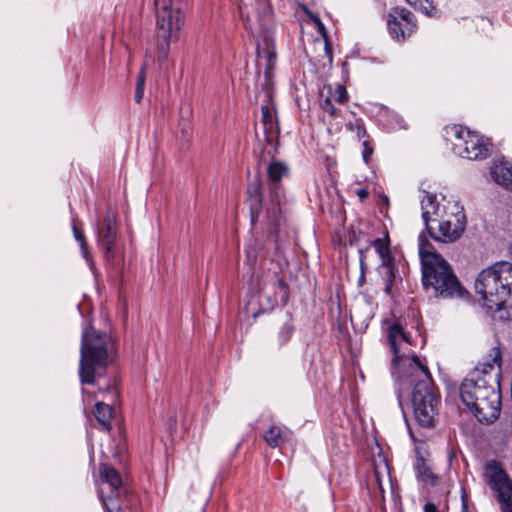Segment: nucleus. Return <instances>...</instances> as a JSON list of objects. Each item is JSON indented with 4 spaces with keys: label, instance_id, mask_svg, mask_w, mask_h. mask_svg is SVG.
<instances>
[{
    "label": "nucleus",
    "instance_id": "obj_7",
    "mask_svg": "<svg viewBox=\"0 0 512 512\" xmlns=\"http://www.w3.org/2000/svg\"><path fill=\"white\" fill-rule=\"evenodd\" d=\"M182 0H155L157 9V27L167 43L178 38V33L184 23L181 11Z\"/></svg>",
    "mask_w": 512,
    "mask_h": 512
},
{
    "label": "nucleus",
    "instance_id": "obj_13",
    "mask_svg": "<svg viewBox=\"0 0 512 512\" xmlns=\"http://www.w3.org/2000/svg\"><path fill=\"white\" fill-rule=\"evenodd\" d=\"M262 185L261 182L256 179L249 183L247 193L249 195V206L251 212V222L255 223L260 220L262 214Z\"/></svg>",
    "mask_w": 512,
    "mask_h": 512
},
{
    "label": "nucleus",
    "instance_id": "obj_34",
    "mask_svg": "<svg viewBox=\"0 0 512 512\" xmlns=\"http://www.w3.org/2000/svg\"><path fill=\"white\" fill-rule=\"evenodd\" d=\"M375 477L377 479V482H378L380 488H382V483H381V479H380V471H379L378 467L375 468Z\"/></svg>",
    "mask_w": 512,
    "mask_h": 512
},
{
    "label": "nucleus",
    "instance_id": "obj_2",
    "mask_svg": "<svg viewBox=\"0 0 512 512\" xmlns=\"http://www.w3.org/2000/svg\"><path fill=\"white\" fill-rule=\"evenodd\" d=\"M499 372L487 364L483 369L471 371L461 383L459 392L462 402L480 423L495 422L501 411Z\"/></svg>",
    "mask_w": 512,
    "mask_h": 512
},
{
    "label": "nucleus",
    "instance_id": "obj_20",
    "mask_svg": "<svg viewBox=\"0 0 512 512\" xmlns=\"http://www.w3.org/2000/svg\"><path fill=\"white\" fill-rule=\"evenodd\" d=\"M323 90L326 91V94H328L334 102L344 103L348 98L347 91L342 85H337L335 88L327 86L324 87Z\"/></svg>",
    "mask_w": 512,
    "mask_h": 512
},
{
    "label": "nucleus",
    "instance_id": "obj_37",
    "mask_svg": "<svg viewBox=\"0 0 512 512\" xmlns=\"http://www.w3.org/2000/svg\"><path fill=\"white\" fill-rule=\"evenodd\" d=\"M397 396H398V400H399V405L401 406V405H402V402H401V394L398 392Z\"/></svg>",
    "mask_w": 512,
    "mask_h": 512
},
{
    "label": "nucleus",
    "instance_id": "obj_4",
    "mask_svg": "<svg viewBox=\"0 0 512 512\" xmlns=\"http://www.w3.org/2000/svg\"><path fill=\"white\" fill-rule=\"evenodd\" d=\"M419 255L422 264V282L426 291L432 290L436 297H463L465 290L458 281L450 264L431 249L423 234L419 235Z\"/></svg>",
    "mask_w": 512,
    "mask_h": 512
},
{
    "label": "nucleus",
    "instance_id": "obj_30",
    "mask_svg": "<svg viewBox=\"0 0 512 512\" xmlns=\"http://www.w3.org/2000/svg\"><path fill=\"white\" fill-rule=\"evenodd\" d=\"M239 11H240L242 18L245 17V13L248 14L247 5L245 3H243L242 0H240ZM246 17H247V21H250L249 15H247Z\"/></svg>",
    "mask_w": 512,
    "mask_h": 512
},
{
    "label": "nucleus",
    "instance_id": "obj_8",
    "mask_svg": "<svg viewBox=\"0 0 512 512\" xmlns=\"http://www.w3.org/2000/svg\"><path fill=\"white\" fill-rule=\"evenodd\" d=\"M267 173L270 181V190L273 196L271 199V208H266L265 218L267 222L278 227L281 223V194L279 192V182L282 177L288 173V168L284 163L274 161L268 166Z\"/></svg>",
    "mask_w": 512,
    "mask_h": 512
},
{
    "label": "nucleus",
    "instance_id": "obj_10",
    "mask_svg": "<svg viewBox=\"0 0 512 512\" xmlns=\"http://www.w3.org/2000/svg\"><path fill=\"white\" fill-rule=\"evenodd\" d=\"M390 35L397 41H404L416 30L413 14L405 9H395L387 18Z\"/></svg>",
    "mask_w": 512,
    "mask_h": 512
},
{
    "label": "nucleus",
    "instance_id": "obj_16",
    "mask_svg": "<svg viewBox=\"0 0 512 512\" xmlns=\"http://www.w3.org/2000/svg\"><path fill=\"white\" fill-rule=\"evenodd\" d=\"M290 434L291 432L288 429L273 425L265 433L264 439L270 447L276 448L286 442Z\"/></svg>",
    "mask_w": 512,
    "mask_h": 512
},
{
    "label": "nucleus",
    "instance_id": "obj_31",
    "mask_svg": "<svg viewBox=\"0 0 512 512\" xmlns=\"http://www.w3.org/2000/svg\"><path fill=\"white\" fill-rule=\"evenodd\" d=\"M264 56L268 61V66H271L272 60L275 58V53L268 48L267 51L264 52Z\"/></svg>",
    "mask_w": 512,
    "mask_h": 512
},
{
    "label": "nucleus",
    "instance_id": "obj_6",
    "mask_svg": "<svg viewBox=\"0 0 512 512\" xmlns=\"http://www.w3.org/2000/svg\"><path fill=\"white\" fill-rule=\"evenodd\" d=\"M444 132L445 139L452 144L453 151L458 156L469 160L487 157L489 144L482 136L460 125L447 126Z\"/></svg>",
    "mask_w": 512,
    "mask_h": 512
},
{
    "label": "nucleus",
    "instance_id": "obj_23",
    "mask_svg": "<svg viewBox=\"0 0 512 512\" xmlns=\"http://www.w3.org/2000/svg\"><path fill=\"white\" fill-rule=\"evenodd\" d=\"M145 80H146V71L145 66H143L139 72L136 89H135V101L140 103L143 99L144 89H145Z\"/></svg>",
    "mask_w": 512,
    "mask_h": 512
},
{
    "label": "nucleus",
    "instance_id": "obj_3",
    "mask_svg": "<svg viewBox=\"0 0 512 512\" xmlns=\"http://www.w3.org/2000/svg\"><path fill=\"white\" fill-rule=\"evenodd\" d=\"M421 210L426 230L437 242L454 243L465 231L467 220L464 208L454 198L443 197L438 202L435 195L424 192Z\"/></svg>",
    "mask_w": 512,
    "mask_h": 512
},
{
    "label": "nucleus",
    "instance_id": "obj_36",
    "mask_svg": "<svg viewBox=\"0 0 512 512\" xmlns=\"http://www.w3.org/2000/svg\"><path fill=\"white\" fill-rule=\"evenodd\" d=\"M257 15H259V16H260V21H261L260 25H261V26H264V25L266 24V22H267V21H263V20H262V13L260 14V12H257Z\"/></svg>",
    "mask_w": 512,
    "mask_h": 512
},
{
    "label": "nucleus",
    "instance_id": "obj_33",
    "mask_svg": "<svg viewBox=\"0 0 512 512\" xmlns=\"http://www.w3.org/2000/svg\"><path fill=\"white\" fill-rule=\"evenodd\" d=\"M502 512H512V503L501 506Z\"/></svg>",
    "mask_w": 512,
    "mask_h": 512
},
{
    "label": "nucleus",
    "instance_id": "obj_32",
    "mask_svg": "<svg viewBox=\"0 0 512 512\" xmlns=\"http://www.w3.org/2000/svg\"><path fill=\"white\" fill-rule=\"evenodd\" d=\"M357 195L361 201L367 198L368 191L366 189H360L357 191Z\"/></svg>",
    "mask_w": 512,
    "mask_h": 512
},
{
    "label": "nucleus",
    "instance_id": "obj_27",
    "mask_svg": "<svg viewBox=\"0 0 512 512\" xmlns=\"http://www.w3.org/2000/svg\"><path fill=\"white\" fill-rule=\"evenodd\" d=\"M257 260V249L255 246H249L246 249V261L250 266H253Z\"/></svg>",
    "mask_w": 512,
    "mask_h": 512
},
{
    "label": "nucleus",
    "instance_id": "obj_29",
    "mask_svg": "<svg viewBox=\"0 0 512 512\" xmlns=\"http://www.w3.org/2000/svg\"><path fill=\"white\" fill-rule=\"evenodd\" d=\"M262 20L263 21H268L269 17H270V6L268 5V3L263 0L262 3Z\"/></svg>",
    "mask_w": 512,
    "mask_h": 512
},
{
    "label": "nucleus",
    "instance_id": "obj_11",
    "mask_svg": "<svg viewBox=\"0 0 512 512\" xmlns=\"http://www.w3.org/2000/svg\"><path fill=\"white\" fill-rule=\"evenodd\" d=\"M117 239V227L115 214L108 211L103 219L102 225L98 228V245L104 251L107 261L113 262L115 258V244Z\"/></svg>",
    "mask_w": 512,
    "mask_h": 512
},
{
    "label": "nucleus",
    "instance_id": "obj_35",
    "mask_svg": "<svg viewBox=\"0 0 512 512\" xmlns=\"http://www.w3.org/2000/svg\"><path fill=\"white\" fill-rule=\"evenodd\" d=\"M500 357V351L498 349L495 350V357H494V362H497L498 358Z\"/></svg>",
    "mask_w": 512,
    "mask_h": 512
},
{
    "label": "nucleus",
    "instance_id": "obj_26",
    "mask_svg": "<svg viewBox=\"0 0 512 512\" xmlns=\"http://www.w3.org/2000/svg\"><path fill=\"white\" fill-rule=\"evenodd\" d=\"M347 129L351 132H354L359 140H361L366 135V131L362 124L358 121L356 122H349L346 125Z\"/></svg>",
    "mask_w": 512,
    "mask_h": 512
},
{
    "label": "nucleus",
    "instance_id": "obj_24",
    "mask_svg": "<svg viewBox=\"0 0 512 512\" xmlns=\"http://www.w3.org/2000/svg\"><path fill=\"white\" fill-rule=\"evenodd\" d=\"M320 106L331 116H337V109L334 107V101L328 94H325L324 90L321 92Z\"/></svg>",
    "mask_w": 512,
    "mask_h": 512
},
{
    "label": "nucleus",
    "instance_id": "obj_12",
    "mask_svg": "<svg viewBox=\"0 0 512 512\" xmlns=\"http://www.w3.org/2000/svg\"><path fill=\"white\" fill-rule=\"evenodd\" d=\"M373 247L375 248V250L378 252L382 259L381 267L386 278V286L384 290L387 294H390L392 284L395 279V274L394 267L391 263L390 250L388 244L384 240L378 238L374 240Z\"/></svg>",
    "mask_w": 512,
    "mask_h": 512
},
{
    "label": "nucleus",
    "instance_id": "obj_21",
    "mask_svg": "<svg viewBox=\"0 0 512 512\" xmlns=\"http://www.w3.org/2000/svg\"><path fill=\"white\" fill-rule=\"evenodd\" d=\"M72 230H73V234H74V237H75L76 241H78L79 244H80L83 257L86 259L87 262L90 263V265H93V261L91 260V257H90V255L88 253V248H87V243H86V240H85V236L77 228L75 222H73V224H72Z\"/></svg>",
    "mask_w": 512,
    "mask_h": 512
},
{
    "label": "nucleus",
    "instance_id": "obj_18",
    "mask_svg": "<svg viewBox=\"0 0 512 512\" xmlns=\"http://www.w3.org/2000/svg\"><path fill=\"white\" fill-rule=\"evenodd\" d=\"M95 417L103 430L111 429V419L113 417V407L104 402H98L95 405Z\"/></svg>",
    "mask_w": 512,
    "mask_h": 512
},
{
    "label": "nucleus",
    "instance_id": "obj_17",
    "mask_svg": "<svg viewBox=\"0 0 512 512\" xmlns=\"http://www.w3.org/2000/svg\"><path fill=\"white\" fill-rule=\"evenodd\" d=\"M261 122L264 127V132L267 135V141H271L272 136L277 132V123L275 118V111L269 105L261 106Z\"/></svg>",
    "mask_w": 512,
    "mask_h": 512
},
{
    "label": "nucleus",
    "instance_id": "obj_5",
    "mask_svg": "<svg viewBox=\"0 0 512 512\" xmlns=\"http://www.w3.org/2000/svg\"><path fill=\"white\" fill-rule=\"evenodd\" d=\"M115 356V344L106 334L86 327L82 333L79 374L83 384H93L98 369L109 366Z\"/></svg>",
    "mask_w": 512,
    "mask_h": 512
},
{
    "label": "nucleus",
    "instance_id": "obj_25",
    "mask_svg": "<svg viewBox=\"0 0 512 512\" xmlns=\"http://www.w3.org/2000/svg\"><path fill=\"white\" fill-rule=\"evenodd\" d=\"M99 493H100V497L103 501V505L105 506V508L107 509L108 512H120L121 511L120 505L118 504L117 500H115L112 497L104 498L102 495V493H103L102 488L100 489Z\"/></svg>",
    "mask_w": 512,
    "mask_h": 512
},
{
    "label": "nucleus",
    "instance_id": "obj_15",
    "mask_svg": "<svg viewBox=\"0 0 512 512\" xmlns=\"http://www.w3.org/2000/svg\"><path fill=\"white\" fill-rule=\"evenodd\" d=\"M102 484H107L111 492H116L122 485V478L118 471L107 464H100L99 467Z\"/></svg>",
    "mask_w": 512,
    "mask_h": 512
},
{
    "label": "nucleus",
    "instance_id": "obj_19",
    "mask_svg": "<svg viewBox=\"0 0 512 512\" xmlns=\"http://www.w3.org/2000/svg\"><path fill=\"white\" fill-rule=\"evenodd\" d=\"M294 332V326L290 322L284 323L276 334L278 346H283L289 342Z\"/></svg>",
    "mask_w": 512,
    "mask_h": 512
},
{
    "label": "nucleus",
    "instance_id": "obj_28",
    "mask_svg": "<svg viewBox=\"0 0 512 512\" xmlns=\"http://www.w3.org/2000/svg\"><path fill=\"white\" fill-rule=\"evenodd\" d=\"M373 153V149L372 147L369 145L368 141L367 140H364L363 141V152H362V156H363V159L365 161V163H368L369 161V158L371 156V154Z\"/></svg>",
    "mask_w": 512,
    "mask_h": 512
},
{
    "label": "nucleus",
    "instance_id": "obj_1",
    "mask_svg": "<svg viewBox=\"0 0 512 512\" xmlns=\"http://www.w3.org/2000/svg\"><path fill=\"white\" fill-rule=\"evenodd\" d=\"M387 337L399 372L400 386L405 389L413 386L411 401L416 421L423 427H433L438 414L439 398L427 366L416 355L400 354L401 345L407 344L409 340L399 324L389 326Z\"/></svg>",
    "mask_w": 512,
    "mask_h": 512
},
{
    "label": "nucleus",
    "instance_id": "obj_22",
    "mask_svg": "<svg viewBox=\"0 0 512 512\" xmlns=\"http://www.w3.org/2000/svg\"><path fill=\"white\" fill-rule=\"evenodd\" d=\"M416 469L417 475L422 481L434 483L435 476L423 459L418 461Z\"/></svg>",
    "mask_w": 512,
    "mask_h": 512
},
{
    "label": "nucleus",
    "instance_id": "obj_14",
    "mask_svg": "<svg viewBox=\"0 0 512 512\" xmlns=\"http://www.w3.org/2000/svg\"><path fill=\"white\" fill-rule=\"evenodd\" d=\"M490 174L497 184L512 190V166L508 161L503 159L495 161Z\"/></svg>",
    "mask_w": 512,
    "mask_h": 512
},
{
    "label": "nucleus",
    "instance_id": "obj_9",
    "mask_svg": "<svg viewBox=\"0 0 512 512\" xmlns=\"http://www.w3.org/2000/svg\"><path fill=\"white\" fill-rule=\"evenodd\" d=\"M486 477L500 505L512 503V481L499 463L493 461L486 466Z\"/></svg>",
    "mask_w": 512,
    "mask_h": 512
}]
</instances>
